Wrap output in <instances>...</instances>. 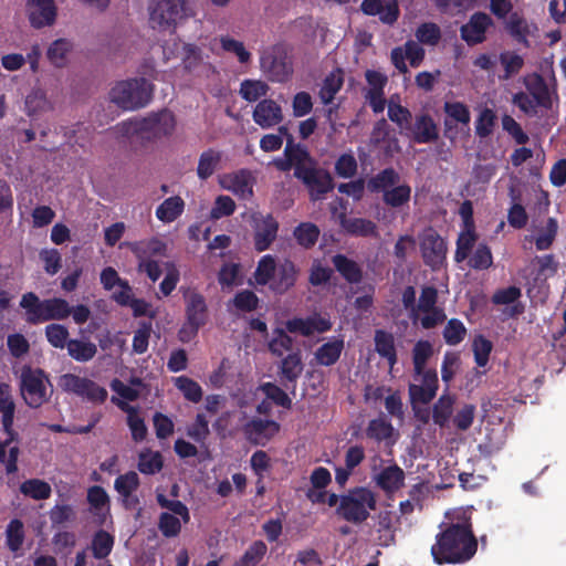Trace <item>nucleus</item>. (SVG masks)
I'll return each mask as SVG.
<instances>
[{
  "label": "nucleus",
  "mask_w": 566,
  "mask_h": 566,
  "mask_svg": "<svg viewBox=\"0 0 566 566\" xmlns=\"http://www.w3.org/2000/svg\"><path fill=\"white\" fill-rule=\"evenodd\" d=\"M30 24L34 29L51 27L56 20L54 0H27Z\"/></svg>",
  "instance_id": "nucleus-15"
},
{
  "label": "nucleus",
  "mask_w": 566,
  "mask_h": 566,
  "mask_svg": "<svg viewBox=\"0 0 566 566\" xmlns=\"http://www.w3.org/2000/svg\"><path fill=\"white\" fill-rule=\"evenodd\" d=\"M0 413L3 432L12 431L15 402L12 396V388L7 382H0Z\"/></svg>",
  "instance_id": "nucleus-28"
},
{
  "label": "nucleus",
  "mask_w": 566,
  "mask_h": 566,
  "mask_svg": "<svg viewBox=\"0 0 566 566\" xmlns=\"http://www.w3.org/2000/svg\"><path fill=\"white\" fill-rule=\"evenodd\" d=\"M392 430L394 428L390 422L385 419L377 418L369 421L366 434L368 438L376 441H384L391 437Z\"/></svg>",
  "instance_id": "nucleus-61"
},
{
  "label": "nucleus",
  "mask_w": 566,
  "mask_h": 566,
  "mask_svg": "<svg viewBox=\"0 0 566 566\" xmlns=\"http://www.w3.org/2000/svg\"><path fill=\"white\" fill-rule=\"evenodd\" d=\"M294 177L307 188L312 201L321 200L334 188L332 175L316 165L310 166L308 169H297Z\"/></svg>",
  "instance_id": "nucleus-10"
},
{
  "label": "nucleus",
  "mask_w": 566,
  "mask_h": 566,
  "mask_svg": "<svg viewBox=\"0 0 566 566\" xmlns=\"http://www.w3.org/2000/svg\"><path fill=\"white\" fill-rule=\"evenodd\" d=\"M284 156L285 159H276L274 161L275 167L280 171H290L294 168V172H296L297 169H308L310 166L316 165L307 148L301 144H294L292 136L287 138Z\"/></svg>",
  "instance_id": "nucleus-13"
},
{
  "label": "nucleus",
  "mask_w": 566,
  "mask_h": 566,
  "mask_svg": "<svg viewBox=\"0 0 566 566\" xmlns=\"http://www.w3.org/2000/svg\"><path fill=\"white\" fill-rule=\"evenodd\" d=\"M303 369L304 365L300 352L291 353L283 358L280 365V378L283 386L289 388V384H291L294 391Z\"/></svg>",
  "instance_id": "nucleus-25"
},
{
  "label": "nucleus",
  "mask_w": 566,
  "mask_h": 566,
  "mask_svg": "<svg viewBox=\"0 0 566 566\" xmlns=\"http://www.w3.org/2000/svg\"><path fill=\"white\" fill-rule=\"evenodd\" d=\"M268 552L263 541H254L232 566H256Z\"/></svg>",
  "instance_id": "nucleus-53"
},
{
  "label": "nucleus",
  "mask_w": 566,
  "mask_h": 566,
  "mask_svg": "<svg viewBox=\"0 0 566 566\" xmlns=\"http://www.w3.org/2000/svg\"><path fill=\"white\" fill-rule=\"evenodd\" d=\"M319 228L313 222H301L293 230V237L303 249H312L318 241Z\"/></svg>",
  "instance_id": "nucleus-39"
},
{
  "label": "nucleus",
  "mask_w": 566,
  "mask_h": 566,
  "mask_svg": "<svg viewBox=\"0 0 566 566\" xmlns=\"http://www.w3.org/2000/svg\"><path fill=\"white\" fill-rule=\"evenodd\" d=\"M411 130L412 139L417 144H431L439 138L438 126L429 114L417 116Z\"/></svg>",
  "instance_id": "nucleus-26"
},
{
  "label": "nucleus",
  "mask_w": 566,
  "mask_h": 566,
  "mask_svg": "<svg viewBox=\"0 0 566 566\" xmlns=\"http://www.w3.org/2000/svg\"><path fill=\"white\" fill-rule=\"evenodd\" d=\"M454 399L450 395H442L432 408V419L436 424L443 428L449 422Z\"/></svg>",
  "instance_id": "nucleus-51"
},
{
  "label": "nucleus",
  "mask_w": 566,
  "mask_h": 566,
  "mask_svg": "<svg viewBox=\"0 0 566 566\" xmlns=\"http://www.w3.org/2000/svg\"><path fill=\"white\" fill-rule=\"evenodd\" d=\"M224 180L226 184L223 187L240 199L249 200L253 197L254 178L250 170L240 169L239 171L227 175Z\"/></svg>",
  "instance_id": "nucleus-22"
},
{
  "label": "nucleus",
  "mask_w": 566,
  "mask_h": 566,
  "mask_svg": "<svg viewBox=\"0 0 566 566\" xmlns=\"http://www.w3.org/2000/svg\"><path fill=\"white\" fill-rule=\"evenodd\" d=\"M66 349L69 356L80 363L90 361L97 353V347L94 343L77 338H71Z\"/></svg>",
  "instance_id": "nucleus-40"
},
{
  "label": "nucleus",
  "mask_w": 566,
  "mask_h": 566,
  "mask_svg": "<svg viewBox=\"0 0 566 566\" xmlns=\"http://www.w3.org/2000/svg\"><path fill=\"white\" fill-rule=\"evenodd\" d=\"M252 118L263 129L272 128L283 120L282 107L271 98H264L255 105Z\"/></svg>",
  "instance_id": "nucleus-18"
},
{
  "label": "nucleus",
  "mask_w": 566,
  "mask_h": 566,
  "mask_svg": "<svg viewBox=\"0 0 566 566\" xmlns=\"http://www.w3.org/2000/svg\"><path fill=\"white\" fill-rule=\"evenodd\" d=\"M420 252L424 264L437 271L446 264L448 245L436 230L429 228L420 237Z\"/></svg>",
  "instance_id": "nucleus-11"
},
{
  "label": "nucleus",
  "mask_w": 566,
  "mask_h": 566,
  "mask_svg": "<svg viewBox=\"0 0 566 566\" xmlns=\"http://www.w3.org/2000/svg\"><path fill=\"white\" fill-rule=\"evenodd\" d=\"M185 210V201L179 196L165 199L156 209V217L164 223L177 220Z\"/></svg>",
  "instance_id": "nucleus-34"
},
{
  "label": "nucleus",
  "mask_w": 566,
  "mask_h": 566,
  "mask_svg": "<svg viewBox=\"0 0 566 566\" xmlns=\"http://www.w3.org/2000/svg\"><path fill=\"white\" fill-rule=\"evenodd\" d=\"M292 346L293 339L284 329H274V337L269 343V350L273 355L281 357L284 352L291 350Z\"/></svg>",
  "instance_id": "nucleus-64"
},
{
  "label": "nucleus",
  "mask_w": 566,
  "mask_h": 566,
  "mask_svg": "<svg viewBox=\"0 0 566 566\" xmlns=\"http://www.w3.org/2000/svg\"><path fill=\"white\" fill-rule=\"evenodd\" d=\"M344 349V339L334 338L319 346L314 353L315 360L321 366H333L339 359Z\"/></svg>",
  "instance_id": "nucleus-31"
},
{
  "label": "nucleus",
  "mask_w": 566,
  "mask_h": 566,
  "mask_svg": "<svg viewBox=\"0 0 566 566\" xmlns=\"http://www.w3.org/2000/svg\"><path fill=\"white\" fill-rule=\"evenodd\" d=\"M493 25L491 17L484 12H475L470 17L468 23L460 29L462 40L469 45L480 44L485 41L486 30Z\"/></svg>",
  "instance_id": "nucleus-16"
},
{
  "label": "nucleus",
  "mask_w": 566,
  "mask_h": 566,
  "mask_svg": "<svg viewBox=\"0 0 566 566\" xmlns=\"http://www.w3.org/2000/svg\"><path fill=\"white\" fill-rule=\"evenodd\" d=\"M270 86L260 80H244L240 85V95L247 102L253 103L265 96Z\"/></svg>",
  "instance_id": "nucleus-50"
},
{
  "label": "nucleus",
  "mask_w": 566,
  "mask_h": 566,
  "mask_svg": "<svg viewBox=\"0 0 566 566\" xmlns=\"http://www.w3.org/2000/svg\"><path fill=\"white\" fill-rule=\"evenodd\" d=\"M360 10L364 14L375 17L379 15V20L388 25L397 22L400 10L397 0H363Z\"/></svg>",
  "instance_id": "nucleus-19"
},
{
  "label": "nucleus",
  "mask_w": 566,
  "mask_h": 566,
  "mask_svg": "<svg viewBox=\"0 0 566 566\" xmlns=\"http://www.w3.org/2000/svg\"><path fill=\"white\" fill-rule=\"evenodd\" d=\"M411 187L407 184L395 185L388 191H384L382 201L390 208H400L410 201Z\"/></svg>",
  "instance_id": "nucleus-46"
},
{
  "label": "nucleus",
  "mask_w": 566,
  "mask_h": 566,
  "mask_svg": "<svg viewBox=\"0 0 566 566\" xmlns=\"http://www.w3.org/2000/svg\"><path fill=\"white\" fill-rule=\"evenodd\" d=\"M558 232V222L555 218L549 217L545 226L538 229L537 235L535 237V247L538 251H545L551 249Z\"/></svg>",
  "instance_id": "nucleus-44"
},
{
  "label": "nucleus",
  "mask_w": 566,
  "mask_h": 566,
  "mask_svg": "<svg viewBox=\"0 0 566 566\" xmlns=\"http://www.w3.org/2000/svg\"><path fill=\"white\" fill-rule=\"evenodd\" d=\"M140 485V480L135 471H128L118 475L114 482V489L122 497H128L135 493Z\"/></svg>",
  "instance_id": "nucleus-54"
},
{
  "label": "nucleus",
  "mask_w": 566,
  "mask_h": 566,
  "mask_svg": "<svg viewBox=\"0 0 566 566\" xmlns=\"http://www.w3.org/2000/svg\"><path fill=\"white\" fill-rule=\"evenodd\" d=\"M431 556L438 565H459L470 562L478 552V538L471 517L462 512L455 520L440 524Z\"/></svg>",
  "instance_id": "nucleus-1"
},
{
  "label": "nucleus",
  "mask_w": 566,
  "mask_h": 566,
  "mask_svg": "<svg viewBox=\"0 0 566 566\" xmlns=\"http://www.w3.org/2000/svg\"><path fill=\"white\" fill-rule=\"evenodd\" d=\"M154 86L144 77L117 82L109 92V99L125 111L145 107L153 97Z\"/></svg>",
  "instance_id": "nucleus-5"
},
{
  "label": "nucleus",
  "mask_w": 566,
  "mask_h": 566,
  "mask_svg": "<svg viewBox=\"0 0 566 566\" xmlns=\"http://www.w3.org/2000/svg\"><path fill=\"white\" fill-rule=\"evenodd\" d=\"M332 263L348 284H359L363 281V269L355 260L337 253L332 256Z\"/></svg>",
  "instance_id": "nucleus-27"
},
{
  "label": "nucleus",
  "mask_w": 566,
  "mask_h": 566,
  "mask_svg": "<svg viewBox=\"0 0 566 566\" xmlns=\"http://www.w3.org/2000/svg\"><path fill=\"white\" fill-rule=\"evenodd\" d=\"M122 126L127 135L153 142L171 135L176 127V119L170 111L163 109L140 119L124 122Z\"/></svg>",
  "instance_id": "nucleus-6"
},
{
  "label": "nucleus",
  "mask_w": 566,
  "mask_h": 566,
  "mask_svg": "<svg viewBox=\"0 0 566 566\" xmlns=\"http://www.w3.org/2000/svg\"><path fill=\"white\" fill-rule=\"evenodd\" d=\"M184 298L186 321L189 324L205 326L208 321V306L205 296L195 290H189L184 293Z\"/></svg>",
  "instance_id": "nucleus-20"
},
{
  "label": "nucleus",
  "mask_w": 566,
  "mask_h": 566,
  "mask_svg": "<svg viewBox=\"0 0 566 566\" xmlns=\"http://www.w3.org/2000/svg\"><path fill=\"white\" fill-rule=\"evenodd\" d=\"M506 30L515 41L523 44L525 48H530V41L527 39L530 34V27L526 20L518 13L514 12L510 15L506 23Z\"/></svg>",
  "instance_id": "nucleus-43"
},
{
  "label": "nucleus",
  "mask_w": 566,
  "mask_h": 566,
  "mask_svg": "<svg viewBox=\"0 0 566 566\" xmlns=\"http://www.w3.org/2000/svg\"><path fill=\"white\" fill-rule=\"evenodd\" d=\"M499 61L504 70V73L499 76L501 81H507L517 75L524 66V59L512 51L501 52Z\"/></svg>",
  "instance_id": "nucleus-42"
},
{
  "label": "nucleus",
  "mask_w": 566,
  "mask_h": 566,
  "mask_svg": "<svg viewBox=\"0 0 566 566\" xmlns=\"http://www.w3.org/2000/svg\"><path fill=\"white\" fill-rule=\"evenodd\" d=\"M416 38L422 44L436 45L441 39V30L433 22H424L417 28Z\"/></svg>",
  "instance_id": "nucleus-59"
},
{
  "label": "nucleus",
  "mask_w": 566,
  "mask_h": 566,
  "mask_svg": "<svg viewBox=\"0 0 566 566\" xmlns=\"http://www.w3.org/2000/svg\"><path fill=\"white\" fill-rule=\"evenodd\" d=\"M344 85V71L339 67L328 73L321 85L318 96L323 105L333 103L336 94Z\"/></svg>",
  "instance_id": "nucleus-30"
},
{
  "label": "nucleus",
  "mask_w": 566,
  "mask_h": 566,
  "mask_svg": "<svg viewBox=\"0 0 566 566\" xmlns=\"http://www.w3.org/2000/svg\"><path fill=\"white\" fill-rule=\"evenodd\" d=\"M182 67L186 72L193 75L200 74L207 67L199 46L196 44L184 45Z\"/></svg>",
  "instance_id": "nucleus-38"
},
{
  "label": "nucleus",
  "mask_w": 566,
  "mask_h": 566,
  "mask_svg": "<svg viewBox=\"0 0 566 566\" xmlns=\"http://www.w3.org/2000/svg\"><path fill=\"white\" fill-rule=\"evenodd\" d=\"M20 492L30 499L41 501L46 500L52 494L51 485L44 480L29 479L21 483Z\"/></svg>",
  "instance_id": "nucleus-41"
},
{
  "label": "nucleus",
  "mask_w": 566,
  "mask_h": 566,
  "mask_svg": "<svg viewBox=\"0 0 566 566\" xmlns=\"http://www.w3.org/2000/svg\"><path fill=\"white\" fill-rule=\"evenodd\" d=\"M522 290L518 286L511 285L496 290L491 297V302L494 305H511L504 313L507 317L515 318L525 311L524 304L520 302Z\"/></svg>",
  "instance_id": "nucleus-21"
},
{
  "label": "nucleus",
  "mask_w": 566,
  "mask_h": 566,
  "mask_svg": "<svg viewBox=\"0 0 566 566\" xmlns=\"http://www.w3.org/2000/svg\"><path fill=\"white\" fill-rule=\"evenodd\" d=\"M175 385L180 390L185 397L190 402L198 403L202 399V388L201 386L195 381L193 379L187 376L177 377L175 380Z\"/></svg>",
  "instance_id": "nucleus-55"
},
{
  "label": "nucleus",
  "mask_w": 566,
  "mask_h": 566,
  "mask_svg": "<svg viewBox=\"0 0 566 566\" xmlns=\"http://www.w3.org/2000/svg\"><path fill=\"white\" fill-rule=\"evenodd\" d=\"M186 433L195 442H205L210 434L207 417L203 413H197L193 423L187 428Z\"/></svg>",
  "instance_id": "nucleus-58"
},
{
  "label": "nucleus",
  "mask_w": 566,
  "mask_h": 566,
  "mask_svg": "<svg viewBox=\"0 0 566 566\" xmlns=\"http://www.w3.org/2000/svg\"><path fill=\"white\" fill-rule=\"evenodd\" d=\"M405 471L396 463L386 467L374 478L376 485L391 495L405 485Z\"/></svg>",
  "instance_id": "nucleus-23"
},
{
  "label": "nucleus",
  "mask_w": 566,
  "mask_h": 566,
  "mask_svg": "<svg viewBox=\"0 0 566 566\" xmlns=\"http://www.w3.org/2000/svg\"><path fill=\"white\" fill-rule=\"evenodd\" d=\"M279 222L273 214L253 216V244L258 252L270 249L277 238Z\"/></svg>",
  "instance_id": "nucleus-14"
},
{
  "label": "nucleus",
  "mask_w": 566,
  "mask_h": 566,
  "mask_svg": "<svg viewBox=\"0 0 566 566\" xmlns=\"http://www.w3.org/2000/svg\"><path fill=\"white\" fill-rule=\"evenodd\" d=\"M476 239L478 235L473 226L459 234L454 253V261L457 263H461L469 258Z\"/></svg>",
  "instance_id": "nucleus-48"
},
{
  "label": "nucleus",
  "mask_w": 566,
  "mask_h": 566,
  "mask_svg": "<svg viewBox=\"0 0 566 566\" xmlns=\"http://www.w3.org/2000/svg\"><path fill=\"white\" fill-rule=\"evenodd\" d=\"M376 507V493L366 486H355L342 494V504L336 507V514L348 523L359 525L369 518Z\"/></svg>",
  "instance_id": "nucleus-4"
},
{
  "label": "nucleus",
  "mask_w": 566,
  "mask_h": 566,
  "mask_svg": "<svg viewBox=\"0 0 566 566\" xmlns=\"http://www.w3.org/2000/svg\"><path fill=\"white\" fill-rule=\"evenodd\" d=\"M114 536L104 530H98L92 538V553L96 559L106 558L113 549Z\"/></svg>",
  "instance_id": "nucleus-47"
},
{
  "label": "nucleus",
  "mask_w": 566,
  "mask_h": 566,
  "mask_svg": "<svg viewBox=\"0 0 566 566\" xmlns=\"http://www.w3.org/2000/svg\"><path fill=\"white\" fill-rule=\"evenodd\" d=\"M493 264L491 249L485 243H480L469 260L470 268L474 270H488Z\"/></svg>",
  "instance_id": "nucleus-62"
},
{
  "label": "nucleus",
  "mask_w": 566,
  "mask_h": 566,
  "mask_svg": "<svg viewBox=\"0 0 566 566\" xmlns=\"http://www.w3.org/2000/svg\"><path fill=\"white\" fill-rule=\"evenodd\" d=\"M25 322L39 325L50 321H63L71 315L70 303L62 297L41 300L34 292H27L20 300Z\"/></svg>",
  "instance_id": "nucleus-3"
},
{
  "label": "nucleus",
  "mask_w": 566,
  "mask_h": 566,
  "mask_svg": "<svg viewBox=\"0 0 566 566\" xmlns=\"http://www.w3.org/2000/svg\"><path fill=\"white\" fill-rule=\"evenodd\" d=\"M298 275L300 268L291 259L276 262L272 254L261 256L253 272L255 283L268 286L276 295H283L292 290Z\"/></svg>",
  "instance_id": "nucleus-2"
},
{
  "label": "nucleus",
  "mask_w": 566,
  "mask_h": 566,
  "mask_svg": "<svg viewBox=\"0 0 566 566\" xmlns=\"http://www.w3.org/2000/svg\"><path fill=\"white\" fill-rule=\"evenodd\" d=\"M60 386L64 391L72 392L91 402L103 403L107 399V390L86 377L65 374L61 377Z\"/></svg>",
  "instance_id": "nucleus-12"
},
{
  "label": "nucleus",
  "mask_w": 566,
  "mask_h": 566,
  "mask_svg": "<svg viewBox=\"0 0 566 566\" xmlns=\"http://www.w3.org/2000/svg\"><path fill=\"white\" fill-rule=\"evenodd\" d=\"M375 349L381 357L388 360L390 367L397 363V352L392 334L377 329L375 332Z\"/></svg>",
  "instance_id": "nucleus-37"
},
{
  "label": "nucleus",
  "mask_w": 566,
  "mask_h": 566,
  "mask_svg": "<svg viewBox=\"0 0 566 566\" xmlns=\"http://www.w3.org/2000/svg\"><path fill=\"white\" fill-rule=\"evenodd\" d=\"M220 44L223 51L233 53L240 63L245 64L251 60V53L244 48L241 41L232 39L229 35H222L220 38Z\"/></svg>",
  "instance_id": "nucleus-63"
},
{
  "label": "nucleus",
  "mask_w": 566,
  "mask_h": 566,
  "mask_svg": "<svg viewBox=\"0 0 566 566\" xmlns=\"http://www.w3.org/2000/svg\"><path fill=\"white\" fill-rule=\"evenodd\" d=\"M191 0H155L149 7V21L153 28L175 29L178 23L193 17Z\"/></svg>",
  "instance_id": "nucleus-8"
},
{
  "label": "nucleus",
  "mask_w": 566,
  "mask_h": 566,
  "mask_svg": "<svg viewBox=\"0 0 566 566\" xmlns=\"http://www.w3.org/2000/svg\"><path fill=\"white\" fill-rule=\"evenodd\" d=\"M388 118L396 123L401 128H410L412 114L411 112L399 104V102H395L394 97H391L388 102Z\"/></svg>",
  "instance_id": "nucleus-57"
},
{
  "label": "nucleus",
  "mask_w": 566,
  "mask_h": 566,
  "mask_svg": "<svg viewBox=\"0 0 566 566\" xmlns=\"http://www.w3.org/2000/svg\"><path fill=\"white\" fill-rule=\"evenodd\" d=\"M127 245L138 262L153 260L154 256H166L167 253V244L156 237L129 242Z\"/></svg>",
  "instance_id": "nucleus-24"
},
{
  "label": "nucleus",
  "mask_w": 566,
  "mask_h": 566,
  "mask_svg": "<svg viewBox=\"0 0 566 566\" xmlns=\"http://www.w3.org/2000/svg\"><path fill=\"white\" fill-rule=\"evenodd\" d=\"M497 117L493 109L483 108L475 120V135L480 138H488L494 132Z\"/></svg>",
  "instance_id": "nucleus-52"
},
{
  "label": "nucleus",
  "mask_w": 566,
  "mask_h": 566,
  "mask_svg": "<svg viewBox=\"0 0 566 566\" xmlns=\"http://www.w3.org/2000/svg\"><path fill=\"white\" fill-rule=\"evenodd\" d=\"M164 468V458L159 451L144 449L138 454L137 469L146 475L159 473Z\"/></svg>",
  "instance_id": "nucleus-36"
},
{
  "label": "nucleus",
  "mask_w": 566,
  "mask_h": 566,
  "mask_svg": "<svg viewBox=\"0 0 566 566\" xmlns=\"http://www.w3.org/2000/svg\"><path fill=\"white\" fill-rule=\"evenodd\" d=\"M52 391V384L44 370L31 366L22 367L20 392L28 407L40 408L50 400Z\"/></svg>",
  "instance_id": "nucleus-7"
},
{
  "label": "nucleus",
  "mask_w": 566,
  "mask_h": 566,
  "mask_svg": "<svg viewBox=\"0 0 566 566\" xmlns=\"http://www.w3.org/2000/svg\"><path fill=\"white\" fill-rule=\"evenodd\" d=\"M339 224L346 233L355 237H370L377 233V226L365 218H347L345 212L338 216Z\"/></svg>",
  "instance_id": "nucleus-29"
},
{
  "label": "nucleus",
  "mask_w": 566,
  "mask_h": 566,
  "mask_svg": "<svg viewBox=\"0 0 566 566\" xmlns=\"http://www.w3.org/2000/svg\"><path fill=\"white\" fill-rule=\"evenodd\" d=\"M73 44L66 39H57L51 43L46 51L48 60L55 67H63L66 64V56L71 52Z\"/></svg>",
  "instance_id": "nucleus-45"
},
{
  "label": "nucleus",
  "mask_w": 566,
  "mask_h": 566,
  "mask_svg": "<svg viewBox=\"0 0 566 566\" xmlns=\"http://www.w3.org/2000/svg\"><path fill=\"white\" fill-rule=\"evenodd\" d=\"M222 154L219 150L209 148L201 153L197 166V176L200 180L209 179L219 168Z\"/></svg>",
  "instance_id": "nucleus-33"
},
{
  "label": "nucleus",
  "mask_w": 566,
  "mask_h": 566,
  "mask_svg": "<svg viewBox=\"0 0 566 566\" xmlns=\"http://www.w3.org/2000/svg\"><path fill=\"white\" fill-rule=\"evenodd\" d=\"M465 334L467 328L458 318H451L443 329V338L451 346L460 344L464 339Z\"/></svg>",
  "instance_id": "nucleus-60"
},
{
  "label": "nucleus",
  "mask_w": 566,
  "mask_h": 566,
  "mask_svg": "<svg viewBox=\"0 0 566 566\" xmlns=\"http://www.w3.org/2000/svg\"><path fill=\"white\" fill-rule=\"evenodd\" d=\"M400 180L399 174L392 168L388 167L373 176L367 181V189L370 192H382L388 191Z\"/></svg>",
  "instance_id": "nucleus-35"
},
{
  "label": "nucleus",
  "mask_w": 566,
  "mask_h": 566,
  "mask_svg": "<svg viewBox=\"0 0 566 566\" xmlns=\"http://www.w3.org/2000/svg\"><path fill=\"white\" fill-rule=\"evenodd\" d=\"M44 334L48 343L54 348H67L71 340L67 327L62 324L51 323L46 325Z\"/></svg>",
  "instance_id": "nucleus-49"
},
{
  "label": "nucleus",
  "mask_w": 566,
  "mask_h": 566,
  "mask_svg": "<svg viewBox=\"0 0 566 566\" xmlns=\"http://www.w3.org/2000/svg\"><path fill=\"white\" fill-rule=\"evenodd\" d=\"M117 405L123 411L127 412V426L132 432V439L135 442L145 440L148 430L145 420L138 416L137 408L124 401H118Z\"/></svg>",
  "instance_id": "nucleus-32"
},
{
  "label": "nucleus",
  "mask_w": 566,
  "mask_h": 566,
  "mask_svg": "<svg viewBox=\"0 0 566 566\" xmlns=\"http://www.w3.org/2000/svg\"><path fill=\"white\" fill-rule=\"evenodd\" d=\"M433 348L428 340H418L412 349V363L416 375L423 373L428 359L432 356Z\"/></svg>",
  "instance_id": "nucleus-56"
},
{
  "label": "nucleus",
  "mask_w": 566,
  "mask_h": 566,
  "mask_svg": "<svg viewBox=\"0 0 566 566\" xmlns=\"http://www.w3.org/2000/svg\"><path fill=\"white\" fill-rule=\"evenodd\" d=\"M260 66L271 82L285 83L293 73L287 50L283 44H274L261 53Z\"/></svg>",
  "instance_id": "nucleus-9"
},
{
  "label": "nucleus",
  "mask_w": 566,
  "mask_h": 566,
  "mask_svg": "<svg viewBox=\"0 0 566 566\" xmlns=\"http://www.w3.org/2000/svg\"><path fill=\"white\" fill-rule=\"evenodd\" d=\"M243 431L251 443L265 446L280 431V424L274 420L254 418L244 424Z\"/></svg>",
  "instance_id": "nucleus-17"
}]
</instances>
